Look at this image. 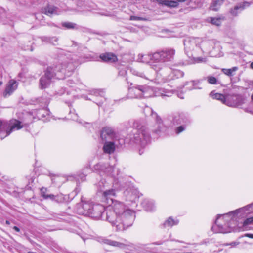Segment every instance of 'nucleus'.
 <instances>
[{
  "label": "nucleus",
  "instance_id": "f257e3e1",
  "mask_svg": "<svg viewBox=\"0 0 253 253\" xmlns=\"http://www.w3.org/2000/svg\"><path fill=\"white\" fill-rule=\"evenodd\" d=\"M110 204L114 211H107L105 219L115 226L118 231H124L131 226L134 220V212L126 208L125 205L120 201L111 200Z\"/></svg>",
  "mask_w": 253,
  "mask_h": 253
},
{
  "label": "nucleus",
  "instance_id": "f03ea898",
  "mask_svg": "<svg viewBox=\"0 0 253 253\" xmlns=\"http://www.w3.org/2000/svg\"><path fill=\"white\" fill-rule=\"evenodd\" d=\"M252 212H253V203L227 213L219 215L215 221V224L218 227L216 232L222 233L230 232L229 220H233L239 214L240 216H244Z\"/></svg>",
  "mask_w": 253,
  "mask_h": 253
},
{
  "label": "nucleus",
  "instance_id": "7ed1b4c3",
  "mask_svg": "<svg viewBox=\"0 0 253 253\" xmlns=\"http://www.w3.org/2000/svg\"><path fill=\"white\" fill-rule=\"evenodd\" d=\"M69 67L68 71L73 70V65L70 64L66 66V65L59 64L54 68L49 67L46 69L45 74L41 77L40 80V87L41 89H44L47 87L50 84L51 79L56 76V78L61 79L64 78L65 74H67V71L65 67Z\"/></svg>",
  "mask_w": 253,
  "mask_h": 253
},
{
  "label": "nucleus",
  "instance_id": "20e7f679",
  "mask_svg": "<svg viewBox=\"0 0 253 253\" xmlns=\"http://www.w3.org/2000/svg\"><path fill=\"white\" fill-rule=\"evenodd\" d=\"M77 211L80 214L88 216L93 218L103 219L105 207L100 204L93 205L85 202L78 208Z\"/></svg>",
  "mask_w": 253,
  "mask_h": 253
},
{
  "label": "nucleus",
  "instance_id": "39448f33",
  "mask_svg": "<svg viewBox=\"0 0 253 253\" xmlns=\"http://www.w3.org/2000/svg\"><path fill=\"white\" fill-rule=\"evenodd\" d=\"M133 126L137 129V131L134 135L135 143L144 147L150 142V136L146 127L141 126L138 121L134 123Z\"/></svg>",
  "mask_w": 253,
  "mask_h": 253
},
{
  "label": "nucleus",
  "instance_id": "423d86ee",
  "mask_svg": "<svg viewBox=\"0 0 253 253\" xmlns=\"http://www.w3.org/2000/svg\"><path fill=\"white\" fill-rule=\"evenodd\" d=\"M175 54L173 49H167L155 52L152 55L151 59L156 62H166L171 61Z\"/></svg>",
  "mask_w": 253,
  "mask_h": 253
},
{
  "label": "nucleus",
  "instance_id": "0eeeda50",
  "mask_svg": "<svg viewBox=\"0 0 253 253\" xmlns=\"http://www.w3.org/2000/svg\"><path fill=\"white\" fill-rule=\"evenodd\" d=\"M161 75L166 81H169L175 78L182 77L184 75V73L173 67H165L162 69Z\"/></svg>",
  "mask_w": 253,
  "mask_h": 253
},
{
  "label": "nucleus",
  "instance_id": "6e6552de",
  "mask_svg": "<svg viewBox=\"0 0 253 253\" xmlns=\"http://www.w3.org/2000/svg\"><path fill=\"white\" fill-rule=\"evenodd\" d=\"M125 144L124 140L114 139L113 141L104 142L103 150L104 153L111 154L113 153L116 148H119Z\"/></svg>",
  "mask_w": 253,
  "mask_h": 253
},
{
  "label": "nucleus",
  "instance_id": "1a4fd4ad",
  "mask_svg": "<svg viewBox=\"0 0 253 253\" xmlns=\"http://www.w3.org/2000/svg\"><path fill=\"white\" fill-rule=\"evenodd\" d=\"M149 88L144 86L138 85L129 89V94L131 98L147 97L149 95L147 93Z\"/></svg>",
  "mask_w": 253,
  "mask_h": 253
},
{
  "label": "nucleus",
  "instance_id": "9d476101",
  "mask_svg": "<svg viewBox=\"0 0 253 253\" xmlns=\"http://www.w3.org/2000/svg\"><path fill=\"white\" fill-rule=\"evenodd\" d=\"M100 137L105 142L113 141L114 139H120L117 136L113 130L109 127H104L101 131Z\"/></svg>",
  "mask_w": 253,
  "mask_h": 253
},
{
  "label": "nucleus",
  "instance_id": "9b49d317",
  "mask_svg": "<svg viewBox=\"0 0 253 253\" xmlns=\"http://www.w3.org/2000/svg\"><path fill=\"white\" fill-rule=\"evenodd\" d=\"M244 102L243 97L239 95H235L229 96L226 100V105L233 107H238L242 105Z\"/></svg>",
  "mask_w": 253,
  "mask_h": 253
},
{
  "label": "nucleus",
  "instance_id": "f8f14e48",
  "mask_svg": "<svg viewBox=\"0 0 253 253\" xmlns=\"http://www.w3.org/2000/svg\"><path fill=\"white\" fill-rule=\"evenodd\" d=\"M152 117L155 119L156 124L157 125V129H154V132L159 134L161 132H164L166 131L167 127L163 123L161 118L156 113H152Z\"/></svg>",
  "mask_w": 253,
  "mask_h": 253
},
{
  "label": "nucleus",
  "instance_id": "ddd939ff",
  "mask_svg": "<svg viewBox=\"0 0 253 253\" xmlns=\"http://www.w3.org/2000/svg\"><path fill=\"white\" fill-rule=\"evenodd\" d=\"M18 83L14 80H10L7 84L3 93L4 97L10 96L17 88Z\"/></svg>",
  "mask_w": 253,
  "mask_h": 253
},
{
  "label": "nucleus",
  "instance_id": "4468645a",
  "mask_svg": "<svg viewBox=\"0 0 253 253\" xmlns=\"http://www.w3.org/2000/svg\"><path fill=\"white\" fill-rule=\"evenodd\" d=\"M9 126V128L6 130V135H9L14 130H19L23 126L21 125V122L17 120H11L10 121L8 126Z\"/></svg>",
  "mask_w": 253,
  "mask_h": 253
},
{
  "label": "nucleus",
  "instance_id": "2eb2a0df",
  "mask_svg": "<svg viewBox=\"0 0 253 253\" xmlns=\"http://www.w3.org/2000/svg\"><path fill=\"white\" fill-rule=\"evenodd\" d=\"M186 0H177L176 1L168 0H153L152 1H156L159 4L164 5L169 7L174 8L178 6L179 2L185 1Z\"/></svg>",
  "mask_w": 253,
  "mask_h": 253
},
{
  "label": "nucleus",
  "instance_id": "dca6fc26",
  "mask_svg": "<svg viewBox=\"0 0 253 253\" xmlns=\"http://www.w3.org/2000/svg\"><path fill=\"white\" fill-rule=\"evenodd\" d=\"M100 59L104 62L114 63L117 61V56L111 53H105L100 55Z\"/></svg>",
  "mask_w": 253,
  "mask_h": 253
},
{
  "label": "nucleus",
  "instance_id": "f3484780",
  "mask_svg": "<svg viewBox=\"0 0 253 253\" xmlns=\"http://www.w3.org/2000/svg\"><path fill=\"white\" fill-rule=\"evenodd\" d=\"M116 193L114 189L106 190L103 193V196L107 200V203L110 206L111 203V200H113L112 197L115 196Z\"/></svg>",
  "mask_w": 253,
  "mask_h": 253
},
{
  "label": "nucleus",
  "instance_id": "a211bd4d",
  "mask_svg": "<svg viewBox=\"0 0 253 253\" xmlns=\"http://www.w3.org/2000/svg\"><path fill=\"white\" fill-rule=\"evenodd\" d=\"M249 3L247 2H245L243 3H239L235 6L233 9H231L230 13L233 16H236L238 13V11L239 10H242L246 7L249 6Z\"/></svg>",
  "mask_w": 253,
  "mask_h": 253
},
{
  "label": "nucleus",
  "instance_id": "6ab92c4d",
  "mask_svg": "<svg viewBox=\"0 0 253 253\" xmlns=\"http://www.w3.org/2000/svg\"><path fill=\"white\" fill-rule=\"evenodd\" d=\"M102 242L104 244L114 246V247H117L121 248H124L125 245L124 244L120 243L115 241L111 240L109 239H103L102 240Z\"/></svg>",
  "mask_w": 253,
  "mask_h": 253
},
{
  "label": "nucleus",
  "instance_id": "aec40b11",
  "mask_svg": "<svg viewBox=\"0 0 253 253\" xmlns=\"http://www.w3.org/2000/svg\"><path fill=\"white\" fill-rule=\"evenodd\" d=\"M126 196L127 200L133 201L137 197V191L136 190H127L124 192Z\"/></svg>",
  "mask_w": 253,
  "mask_h": 253
},
{
  "label": "nucleus",
  "instance_id": "412c9836",
  "mask_svg": "<svg viewBox=\"0 0 253 253\" xmlns=\"http://www.w3.org/2000/svg\"><path fill=\"white\" fill-rule=\"evenodd\" d=\"M43 12L48 15L58 14L57 8L52 5H48L45 7Z\"/></svg>",
  "mask_w": 253,
  "mask_h": 253
},
{
  "label": "nucleus",
  "instance_id": "4be33fe9",
  "mask_svg": "<svg viewBox=\"0 0 253 253\" xmlns=\"http://www.w3.org/2000/svg\"><path fill=\"white\" fill-rule=\"evenodd\" d=\"M224 0H214L210 6V9L213 11H218L223 3Z\"/></svg>",
  "mask_w": 253,
  "mask_h": 253
},
{
  "label": "nucleus",
  "instance_id": "5701e85b",
  "mask_svg": "<svg viewBox=\"0 0 253 253\" xmlns=\"http://www.w3.org/2000/svg\"><path fill=\"white\" fill-rule=\"evenodd\" d=\"M225 19L224 17H209L208 18V21L211 23L212 25H214L219 26L221 25L222 21Z\"/></svg>",
  "mask_w": 253,
  "mask_h": 253
},
{
  "label": "nucleus",
  "instance_id": "b1692460",
  "mask_svg": "<svg viewBox=\"0 0 253 253\" xmlns=\"http://www.w3.org/2000/svg\"><path fill=\"white\" fill-rule=\"evenodd\" d=\"M210 95L213 99L220 100L222 102L226 104V102L227 99H225V96L223 94L214 93L213 91H212L210 93Z\"/></svg>",
  "mask_w": 253,
  "mask_h": 253
},
{
  "label": "nucleus",
  "instance_id": "393cba45",
  "mask_svg": "<svg viewBox=\"0 0 253 253\" xmlns=\"http://www.w3.org/2000/svg\"><path fill=\"white\" fill-rule=\"evenodd\" d=\"M178 223V220H174L171 217H169L163 224L165 227H170Z\"/></svg>",
  "mask_w": 253,
  "mask_h": 253
},
{
  "label": "nucleus",
  "instance_id": "a878e982",
  "mask_svg": "<svg viewBox=\"0 0 253 253\" xmlns=\"http://www.w3.org/2000/svg\"><path fill=\"white\" fill-rule=\"evenodd\" d=\"M238 70L237 67H234L231 69H222V72L225 75L228 76H232L233 75V73L236 71Z\"/></svg>",
  "mask_w": 253,
  "mask_h": 253
},
{
  "label": "nucleus",
  "instance_id": "bb28decb",
  "mask_svg": "<svg viewBox=\"0 0 253 253\" xmlns=\"http://www.w3.org/2000/svg\"><path fill=\"white\" fill-rule=\"evenodd\" d=\"M186 121V118L183 115H178L177 116H175L174 118V121L177 124H180L183 123H185Z\"/></svg>",
  "mask_w": 253,
  "mask_h": 253
},
{
  "label": "nucleus",
  "instance_id": "cd10ccee",
  "mask_svg": "<svg viewBox=\"0 0 253 253\" xmlns=\"http://www.w3.org/2000/svg\"><path fill=\"white\" fill-rule=\"evenodd\" d=\"M132 73L133 75L139 76L142 78H144L145 79H146L152 81V79L150 78V77H146L145 75H144V74L137 70L133 69L132 70Z\"/></svg>",
  "mask_w": 253,
  "mask_h": 253
},
{
  "label": "nucleus",
  "instance_id": "c85d7f7f",
  "mask_svg": "<svg viewBox=\"0 0 253 253\" xmlns=\"http://www.w3.org/2000/svg\"><path fill=\"white\" fill-rule=\"evenodd\" d=\"M199 81H191L188 83V84H191L192 87L189 88V90L192 89H201L202 87L197 86V85L199 83Z\"/></svg>",
  "mask_w": 253,
  "mask_h": 253
},
{
  "label": "nucleus",
  "instance_id": "c756f323",
  "mask_svg": "<svg viewBox=\"0 0 253 253\" xmlns=\"http://www.w3.org/2000/svg\"><path fill=\"white\" fill-rule=\"evenodd\" d=\"M199 41H200V39L199 38H193L190 39H189L187 41H186V43H184V45L188 46V44L190 43L192 45H197L196 42Z\"/></svg>",
  "mask_w": 253,
  "mask_h": 253
},
{
  "label": "nucleus",
  "instance_id": "7c9ffc66",
  "mask_svg": "<svg viewBox=\"0 0 253 253\" xmlns=\"http://www.w3.org/2000/svg\"><path fill=\"white\" fill-rule=\"evenodd\" d=\"M144 206L145 207L147 211H151L154 207V204L152 202L149 201H145L143 203Z\"/></svg>",
  "mask_w": 253,
  "mask_h": 253
},
{
  "label": "nucleus",
  "instance_id": "2f4dec72",
  "mask_svg": "<svg viewBox=\"0 0 253 253\" xmlns=\"http://www.w3.org/2000/svg\"><path fill=\"white\" fill-rule=\"evenodd\" d=\"M62 26L67 29H73L75 27L76 24L72 22H64L62 24Z\"/></svg>",
  "mask_w": 253,
  "mask_h": 253
},
{
  "label": "nucleus",
  "instance_id": "473e14b6",
  "mask_svg": "<svg viewBox=\"0 0 253 253\" xmlns=\"http://www.w3.org/2000/svg\"><path fill=\"white\" fill-rule=\"evenodd\" d=\"M47 41L51 44L56 45L58 44V39L55 37L50 38H47Z\"/></svg>",
  "mask_w": 253,
  "mask_h": 253
},
{
  "label": "nucleus",
  "instance_id": "72a5a7b5",
  "mask_svg": "<svg viewBox=\"0 0 253 253\" xmlns=\"http://www.w3.org/2000/svg\"><path fill=\"white\" fill-rule=\"evenodd\" d=\"M251 224L253 225V216L247 218L243 222L244 226H247Z\"/></svg>",
  "mask_w": 253,
  "mask_h": 253
},
{
  "label": "nucleus",
  "instance_id": "f704fd0d",
  "mask_svg": "<svg viewBox=\"0 0 253 253\" xmlns=\"http://www.w3.org/2000/svg\"><path fill=\"white\" fill-rule=\"evenodd\" d=\"M208 82H209V83L211 84H216V82H217V80L214 77H212V76H210V77H208Z\"/></svg>",
  "mask_w": 253,
  "mask_h": 253
},
{
  "label": "nucleus",
  "instance_id": "c9c22d12",
  "mask_svg": "<svg viewBox=\"0 0 253 253\" xmlns=\"http://www.w3.org/2000/svg\"><path fill=\"white\" fill-rule=\"evenodd\" d=\"M130 20H142V21H145L146 20V18L138 17V16H131L130 17Z\"/></svg>",
  "mask_w": 253,
  "mask_h": 253
},
{
  "label": "nucleus",
  "instance_id": "e433bc0d",
  "mask_svg": "<svg viewBox=\"0 0 253 253\" xmlns=\"http://www.w3.org/2000/svg\"><path fill=\"white\" fill-rule=\"evenodd\" d=\"M43 190H44V189L42 188L41 190H42V195L44 198L47 199L48 198H50L51 199H53L55 197L54 195H52V194L46 195V194H44L43 191Z\"/></svg>",
  "mask_w": 253,
  "mask_h": 253
},
{
  "label": "nucleus",
  "instance_id": "4c0bfd02",
  "mask_svg": "<svg viewBox=\"0 0 253 253\" xmlns=\"http://www.w3.org/2000/svg\"><path fill=\"white\" fill-rule=\"evenodd\" d=\"M240 244V242L239 241H235V242H231L230 243H229V244H225V246H231L232 247H235L238 245Z\"/></svg>",
  "mask_w": 253,
  "mask_h": 253
},
{
  "label": "nucleus",
  "instance_id": "58836bf2",
  "mask_svg": "<svg viewBox=\"0 0 253 253\" xmlns=\"http://www.w3.org/2000/svg\"><path fill=\"white\" fill-rule=\"evenodd\" d=\"M185 128L183 126H180L176 128V133L179 134L184 130Z\"/></svg>",
  "mask_w": 253,
  "mask_h": 253
},
{
  "label": "nucleus",
  "instance_id": "ea45409f",
  "mask_svg": "<svg viewBox=\"0 0 253 253\" xmlns=\"http://www.w3.org/2000/svg\"><path fill=\"white\" fill-rule=\"evenodd\" d=\"M244 236L248 237L250 238L253 239V234H245Z\"/></svg>",
  "mask_w": 253,
  "mask_h": 253
},
{
  "label": "nucleus",
  "instance_id": "a19ab883",
  "mask_svg": "<svg viewBox=\"0 0 253 253\" xmlns=\"http://www.w3.org/2000/svg\"><path fill=\"white\" fill-rule=\"evenodd\" d=\"M153 68L157 72L160 71V68L158 67L156 65H154Z\"/></svg>",
  "mask_w": 253,
  "mask_h": 253
},
{
  "label": "nucleus",
  "instance_id": "79ce46f5",
  "mask_svg": "<svg viewBox=\"0 0 253 253\" xmlns=\"http://www.w3.org/2000/svg\"><path fill=\"white\" fill-rule=\"evenodd\" d=\"M13 229L15 231H16V232H19V231H20V229H19V228L18 227H17V226H14V227H13Z\"/></svg>",
  "mask_w": 253,
  "mask_h": 253
},
{
  "label": "nucleus",
  "instance_id": "37998d69",
  "mask_svg": "<svg viewBox=\"0 0 253 253\" xmlns=\"http://www.w3.org/2000/svg\"><path fill=\"white\" fill-rule=\"evenodd\" d=\"M251 68L253 69V62L250 65Z\"/></svg>",
  "mask_w": 253,
  "mask_h": 253
},
{
  "label": "nucleus",
  "instance_id": "c03bdc74",
  "mask_svg": "<svg viewBox=\"0 0 253 253\" xmlns=\"http://www.w3.org/2000/svg\"><path fill=\"white\" fill-rule=\"evenodd\" d=\"M6 224H8V225H9L10 224V222L8 220H6Z\"/></svg>",
  "mask_w": 253,
  "mask_h": 253
},
{
  "label": "nucleus",
  "instance_id": "a18cd8bd",
  "mask_svg": "<svg viewBox=\"0 0 253 253\" xmlns=\"http://www.w3.org/2000/svg\"><path fill=\"white\" fill-rule=\"evenodd\" d=\"M162 96H168V95H165V94H162Z\"/></svg>",
  "mask_w": 253,
  "mask_h": 253
},
{
  "label": "nucleus",
  "instance_id": "49530a36",
  "mask_svg": "<svg viewBox=\"0 0 253 253\" xmlns=\"http://www.w3.org/2000/svg\"><path fill=\"white\" fill-rule=\"evenodd\" d=\"M2 84V83L0 81V86Z\"/></svg>",
  "mask_w": 253,
  "mask_h": 253
},
{
  "label": "nucleus",
  "instance_id": "de8ad7c7",
  "mask_svg": "<svg viewBox=\"0 0 253 253\" xmlns=\"http://www.w3.org/2000/svg\"><path fill=\"white\" fill-rule=\"evenodd\" d=\"M179 97L180 98H183V97H182V96H179Z\"/></svg>",
  "mask_w": 253,
  "mask_h": 253
}]
</instances>
